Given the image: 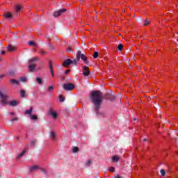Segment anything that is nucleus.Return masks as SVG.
<instances>
[{
	"label": "nucleus",
	"instance_id": "nucleus-1",
	"mask_svg": "<svg viewBox=\"0 0 178 178\" xmlns=\"http://www.w3.org/2000/svg\"><path fill=\"white\" fill-rule=\"evenodd\" d=\"M90 99L95 105V111L98 113L99 108H101V104H102V100L104 99V95L102 92L100 90H93L90 94Z\"/></svg>",
	"mask_w": 178,
	"mask_h": 178
},
{
	"label": "nucleus",
	"instance_id": "nucleus-2",
	"mask_svg": "<svg viewBox=\"0 0 178 178\" xmlns=\"http://www.w3.org/2000/svg\"><path fill=\"white\" fill-rule=\"evenodd\" d=\"M40 60V57L38 56H35L33 57L32 58H30L29 60V72H34L35 70V67H37V65L35 64V62H38Z\"/></svg>",
	"mask_w": 178,
	"mask_h": 178
},
{
	"label": "nucleus",
	"instance_id": "nucleus-3",
	"mask_svg": "<svg viewBox=\"0 0 178 178\" xmlns=\"http://www.w3.org/2000/svg\"><path fill=\"white\" fill-rule=\"evenodd\" d=\"M80 58L86 65H88L89 62L87 56L81 54V51L79 50L76 53V60H80Z\"/></svg>",
	"mask_w": 178,
	"mask_h": 178
},
{
	"label": "nucleus",
	"instance_id": "nucleus-4",
	"mask_svg": "<svg viewBox=\"0 0 178 178\" xmlns=\"http://www.w3.org/2000/svg\"><path fill=\"white\" fill-rule=\"evenodd\" d=\"M0 98L1 99V104L3 105H8V98H9V96L6 94H3V92L0 91Z\"/></svg>",
	"mask_w": 178,
	"mask_h": 178
},
{
	"label": "nucleus",
	"instance_id": "nucleus-5",
	"mask_svg": "<svg viewBox=\"0 0 178 178\" xmlns=\"http://www.w3.org/2000/svg\"><path fill=\"white\" fill-rule=\"evenodd\" d=\"M74 84L72 83H64L63 86V88H64L65 91H72V90H74Z\"/></svg>",
	"mask_w": 178,
	"mask_h": 178
},
{
	"label": "nucleus",
	"instance_id": "nucleus-6",
	"mask_svg": "<svg viewBox=\"0 0 178 178\" xmlns=\"http://www.w3.org/2000/svg\"><path fill=\"white\" fill-rule=\"evenodd\" d=\"M65 12H66L65 8H63V9H60L58 11H55L54 13V17H58V16H60V15H62V13H65Z\"/></svg>",
	"mask_w": 178,
	"mask_h": 178
},
{
	"label": "nucleus",
	"instance_id": "nucleus-7",
	"mask_svg": "<svg viewBox=\"0 0 178 178\" xmlns=\"http://www.w3.org/2000/svg\"><path fill=\"white\" fill-rule=\"evenodd\" d=\"M82 71L83 76H90V68L88 66H83Z\"/></svg>",
	"mask_w": 178,
	"mask_h": 178
},
{
	"label": "nucleus",
	"instance_id": "nucleus-8",
	"mask_svg": "<svg viewBox=\"0 0 178 178\" xmlns=\"http://www.w3.org/2000/svg\"><path fill=\"white\" fill-rule=\"evenodd\" d=\"M72 60L66 59L65 60L63 61V66H64V67H69V66L72 65Z\"/></svg>",
	"mask_w": 178,
	"mask_h": 178
},
{
	"label": "nucleus",
	"instance_id": "nucleus-9",
	"mask_svg": "<svg viewBox=\"0 0 178 178\" xmlns=\"http://www.w3.org/2000/svg\"><path fill=\"white\" fill-rule=\"evenodd\" d=\"M19 104H20V101L13 100L8 103V105H9V106H16L19 105Z\"/></svg>",
	"mask_w": 178,
	"mask_h": 178
},
{
	"label": "nucleus",
	"instance_id": "nucleus-10",
	"mask_svg": "<svg viewBox=\"0 0 178 178\" xmlns=\"http://www.w3.org/2000/svg\"><path fill=\"white\" fill-rule=\"evenodd\" d=\"M49 66L51 76H52V77H54L55 76V74L54 73V67L52 66V61L49 62Z\"/></svg>",
	"mask_w": 178,
	"mask_h": 178
},
{
	"label": "nucleus",
	"instance_id": "nucleus-11",
	"mask_svg": "<svg viewBox=\"0 0 178 178\" xmlns=\"http://www.w3.org/2000/svg\"><path fill=\"white\" fill-rule=\"evenodd\" d=\"M7 49L8 51H9L10 52H13V51H15L16 49V47L15 46H13L11 44H9L8 47H7Z\"/></svg>",
	"mask_w": 178,
	"mask_h": 178
},
{
	"label": "nucleus",
	"instance_id": "nucleus-12",
	"mask_svg": "<svg viewBox=\"0 0 178 178\" xmlns=\"http://www.w3.org/2000/svg\"><path fill=\"white\" fill-rule=\"evenodd\" d=\"M3 17L6 19H12V14L10 13H5L3 15Z\"/></svg>",
	"mask_w": 178,
	"mask_h": 178
},
{
	"label": "nucleus",
	"instance_id": "nucleus-13",
	"mask_svg": "<svg viewBox=\"0 0 178 178\" xmlns=\"http://www.w3.org/2000/svg\"><path fill=\"white\" fill-rule=\"evenodd\" d=\"M50 115L54 118V119H56V118H58V114L54 111H50Z\"/></svg>",
	"mask_w": 178,
	"mask_h": 178
},
{
	"label": "nucleus",
	"instance_id": "nucleus-14",
	"mask_svg": "<svg viewBox=\"0 0 178 178\" xmlns=\"http://www.w3.org/2000/svg\"><path fill=\"white\" fill-rule=\"evenodd\" d=\"M15 12H20V10H22V6L19 4H17L15 6Z\"/></svg>",
	"mask_w": 178,
	"mask_h": 178
},
{
	"label": "nucleus",
	"instance_id": "nucleus-15",
	"mask_svg": "<svg viewBox=\"0 0 178 178\" xmlns=\"http://www.w3.org/2000/svg\"><path fill=\"white\" fill-rule=\"evenodd\" d=\"M27 151H29V149H27V147H26L22 152L18 155V158H21V156H23V155H24V154H26V152H27Z\"/></svg>",
	"mask_w": 178,
	"mask_h": 178
},
{
	"label": "nucleus",
	"instance_id": "nucleus-16",
	"mask_svg": "<svg viewBox=\"0 0 178 178\" xmlns=\"http://www.w3.org/2000/svg\"><path fill=\"white\" fill-rule=\"evenodd\" d=\"M38 169H40V167L38 165H33L31 167L30 170L31 172H34V170H38Z\"/></svg>",
	"mask_w": 178,
	"mask_h": 178
},
{
	"label": "nucleus",
	"instance_id": "nucleus-17",
	"mask_svg": "<svg viewBox=\"0 0 178 178\" xmlns=\"http://www.w3.org/2000/svg\"><path fill=\"white\" fill-rule=\"evenodd\" d=\"M20 95L22 98H25L26 97V91L23 89L21 90L20 91Z\"/></svg>",
	"mask_w": 178,
	"mask_h": 178
},
{
	"label": "nucleus",
	"instance_id": "nucleus-18",
	"mask_svg": "<svg viewBox=\"0 0 178 178\" xmlns=\"http://www.w3.org/2000/svg\"><path fill=\"white\" fill-rule=\"evenodd\" d=\"M51 138L53 140V141H55V139L56 138V135L55 134V132L52 131L50 134Z\"/></svg>",
	"mask_w": 178,
	"mask_h": 178
},
{
	"label": "nucleus",
	"instance_id": "nucleus-19",
	"mask_svg": "<svg viewBox=\"0 0 178 178\" xmlns=\"http://www.w3.org/2000/svg\"><path fill=\"white\" fill-rule=\"evenodd\" d=\"M120 158L118 156H112V161L113 162H118L119 161Z\"/></svg>",
	"mask_w": 178,
	"mask_h": 178
},
{
	"label": "nucleus",
	"instance_id": "nucleus-20",
	"mask_svg": "<svg viewBox=\"0 0 178 178\" xmlns=\"http://www.w3.org/2000/svg\"><path fill=\"white\" fill-rule=\"evenodd\" d=\"M31 112H33V107H31L29 110H26L25 111V115H31Z\"/></svg>",
	"mask_w": 178,
	"mask_h": 178
},
{
	"label": "nucleus",
	"instance_id": "nucleus-21",
	"mask_svg": "<svg viewBox=\"0 0 178 178\" xmlns=\"http://www.w3.org/2000/svg\"><path fill=\"white\" fill-rule=\"evenodd\" d=\"M29 45H30L31 47H37V44H35V42H34V41H29L28 42Z\"/></svg>",
	"mask_w": 178,
	"mask_h": 178
},
{
	"label": "nucleus",
	"instance_id": "nucleus-22",
	"mask_svg": "<svg viewBox=\"0 0 178 178\" xmlns=\"http://www.w3.org/2000/svg\"><path fill=\"white\" fill-rule=\"evenodd\" d=\"M10 83H12V84H16L17 86H19V82L16 79H11Z\"/></svg>",
	"mask_w": 178,
	"mask_h": 178
},
{
	"label": "nucleus",
	"instance_id": "nucleus-23",
	"mask_svg": "<svg viewBox=\"0 0 178 178\" xmlns=\"http://www.w3.org/2000/svg\"><path fill=\"white\" fill-rule=\"evenodd\" d=\"M36 81L38 83V84H42V79L40 77L36 78Z\"/></svg>",
	"mask_w": 178,
	"mask_h": 178
},
{
	"label": "nucleus",
	"instance_id": "nucleus-24",
	"mask_svg": "<svg viewBox=\"0 0 178 178\" xmlns=\"http://www.w3.org/2000/svg\"><path fill=\"white\" fill-rule=\"evenodd\" d=\"M98 56H99V54L98 53V51H95L94 54H93V58L95 59H97V58H98Z\"/></svg>",
	"mask_w": 178,
	"mask_h": 178
},
{
	"label": "nucleus",
	"instance_id": "nucleus-25",
	"mask_svg": "<svg viewBox=\"0 0 178 178\" xmlns=\"http://www.w3.org/2000/svg\"><path fill=\"white\" fill-rule=\"evenodd\" d=\"M73 152H74V153L79 152V147H74L73 148Z\"/></svg>",
	"mask_w": 178,
	"mask_h": 178
},
{
	"label": "nucleus",
	"instance_id": "nucleus-26",
	"mask_svg": "<svg viewBox=\"0 0 178 178\" xmlns=\"http://www.w3.org/2000/svg\"><path fill=\"white\" fill-rule=\"evenodd\" d=\"M161 176H165V175L166 174V172H165V170H161L160 171Z\"/></svg>",
	"mask_w": 178,
	"mask_h": 178
},
{
	"label": "nucleus",
	"instance_id": "nucleus-27",
	"mask_svg": "<svg viewBox=\"0 0 178 178\" xmlns=\"http://www.w3.org/2000/svg\"><path fill=\"white\" fill-rule=\"evenodd\" d=\"M118 49H119V51H122V49H123V44H120L118 45Z\"/></svg>",
	"mask_w": 178,
	"mask_h": 178
},
{
	"label": "nucleus",
	"instance_id": "nucleus-28",
	"mask_svg": "<svg viewBox=\"0 0 178 178\" xmlns=\"http://www.w3.org/2000/svg\"><path fill=\"white\" fill-rule=\"evenodd\" d=\"M31 119H32V120H37V115H31Z\"/></svg>",
	"mask_w": 178,
	"mask_h": 178
},
{
	"label": "nucleus",
	"instance_id": "nucleus-29",
	"mask_svg": "<svg viewBox=\"0 0 178 178\" xmlns=\"http://www.w3.org/2000/svg\"><path fill=\"white\" fill-rule=\"evenodd\" d=\"M63 101H65V98L63 97V96L60 95V102H63Z\"/></svg>",
	"mask_w": 178,
	"mask_h": 178
},
{
	"label": "nucleus",
	"instance_id": "nucleus-30",
	"mask_svg": "<svg viewBox=\"0 0 178 178\" xmlns=\"http://www.w3.org/2000/svg\"><path fill=\"white\" fill-rule=\"evenodd\" d=\"M72 62L74 65H77V62H79V60H77V59H74V60H72Z\"/></svg>",
	"mask_w": 178,
	"mask_h": 178
},
{
	"label": "nucleus",
	"instance_id": "nucleus-31",
	"mask_svg": "<svg viewBox=\"0 0 178 178\" xmlns=\"http://www.w3.org/2000/svg\"><path fill=\"white\" fill-rule=\"evenodd\" d=\"M20 80H21V81H26L27 78L22 76V77H21Z\"/></svg>",
	"mask_w": 178,
	"mask_h": 178
},
{
	"label": "nucleus",
	"instance_id": "nucleus-32",
	"mask_svg": "<svg viewBox=\"0 0 178 178\" xmlns=\"http://www.w3.org/2000/svg\"><path fill=\"white\" fill-rule=\"evenodd\" d=\"M109 172H115V168L114 167H111L109 168Z\"/></svg>",
	"mask_w": 178,
	"mask_h": 178
},
{
	"label": "nucleus",
	"instance_id": "nucleus-33",
	"mask_svg": "<svg viewBox=\"0 0 178 178\" xmlns=\"http://www.w3.org/2000/svg\"><path fill=\"white\" fill-rule=\"evenodd\" d=\"M148 24H149V21H147V20L143 24L144 26H148Z\"/></svg>",
	"mask_w": 178,
	"mask_h": 178
},
{
	"label": "nucleus",
	"instance_id": "nucleus-34",
	"mask_svg": "<svg viewBox=\"0 0 178 178\" xmlns=\"http://www.w3.org/2000/svg\"><path fill=\"white\" fill-rule=\"evenodd\" d=\"M54 89V86H50L48 88L49 91H52V90Z\"/></svg>",
	"mask_w": 178,
	"mask_h": 178
},
{
	"label": "nucleus",
	"instance_id": "nucleus-35",
	"mask_svg": "<svg viewBox=\"0 0 178 178\" xmlns=\"http://www.w3.org/2000/svg\"><path fill=\"white\" fill-rule=\"evenodd\" d=\"M40 54H41V55H45V54H47V51H44V50H42V51H40Z\"/></svg>",
	"mask_w": 178,
	"mask_h": 178
},
{
	"label": "nucleus",
	"instance_id": "nucleus-36",
	"mask_svg": "<svg viewBox=\"0 0 178 178\" xmlns=\"http://www.w3.org/2000/svg\"><path fill=\"white\" fill-rule=\"evenodd\" d=\"M86 165H87V166H90V165H91V161H88L87 162H86Z\"/></svg>",
	"mask_w": 178,
	"mask_h": 178
},
{
	"label": "nucleus",
	"instance_id": "nucleus-37",
	"mask_svg": "<svg viewBox=\"0 0 178 178\" xmlns=\"http://www.w3.org/2000/svg\"><path fill=\"white\" fill-rule=\"evenodd\" d=\"M70 72V70H67L65 72V74H68Z\"/></svg>",
	"mask_w": 178,
	"mask_h": 178
},
{
	"label": "nucleus",
	"instance_id": "nucleus-38",
	"mask_svg": "<svg viewBox=\"0 0 178 178\" xmlns=\"http://www.w3.org/2000/svg\"><path fill=\"white\" fill-rule=\"evenodd\" d=\"M16 120H19V119H18L17 118H14V119H12V120H11V122H15V121H16Z\"/></svg>",
	"mask_w": 178,
	"mask_h": 178
},
{
	"label": "nucleus",
	"instance_id": "nucleus-39",
	"mask_svg": "<svg viewBox=\"0 0 178 178\" xmlns=\"http://www.w3.org/2000/svg\"><path fill=\"white\" fill-rule=\"evenodd\" d=\"M70 51H72V48L68 47V48L67 49V51L70 52Z\"/></svg>",
	"mask_w": 178,
	"mask_h": 178
},
{
	"label": "nucleus",
	"instance_id": "nucleus-40",
	"mask_svg": "<svg viewBox=\"0 0 178 178\" xmlns=\"http://www.w3.org/2000/svg\"><path fill=\"white\" fill-rule=\"evenodd\" d=\"M3 77H5V74H1L0 75V79H3Z\"/></svg>",
	"mask_w": 178,
	"mask_h": 178
},
{
	"label": "nucleus",
	"instance_id": "nucleus-41",
	"mask_svg": "<svg viewBox=\"0 0 178 178\" xmlns=\"http://www.w3.org/2000/svg\"><path fill=\"white\" fill-rule=\"evenodd\" d=\"M5 54H6V51H1V55H5Z\"/></svg>",
	"mask_w": 178,
	"mask_h": 178
},
{
	"label": "nucleus",
	"instance_id": "nucleus-42",
	"mask_svg": "<svg viewBox=\"0 0 178 178\" xmlns=\"http://www.w3.org/2000/svg\"><path fill=\"white\" fill-rule=\"evenodd\" d=\"M10 115H15V113L10 112Z\"/></svg>",
	"mask_w": 178,
	"mask_h": 178
},
{
	"label": "nucleus",
	"instance_id": "nucleus-43",
	"mask_svg": "<svg viewBox=\"0 0 178 178\" xmlns=\"http://www.w3.org/2000/svg\"><path fill=\"white\" fill-rule=\"evenodd\" d=\"M37 51V49H33V52H36Z\"/></svg>",
	"mask_w": 178,
	"mask_h": 178
},
{
	"label": "nucleus",
	"instance_id": "nucleus-44",
	"mask_svg": "<svg viewBox=\"0 0 178 178\" xmlns=\"http://www.w3.org/2000/svg\"><path fill=\"white\" fill-rule=\"evenodd\" d=\"M31 145H34V143L31 142Z\"/></svg>",
	"mask_w": 178,
	"mask_h": 178
},
{
	"label": "nucleus",
	"instance_id": "nucleus-45",
	"mask_svg": "<svg viewBox=\"0 0 178 178\" xmlns=\"http://www.w3.org/2000/svg\"><path fill=\"white\" fill-rule=\"evenodd\" d=\"M115 178H122L120 176H116Z\"/></svg>",
	"mask_w": 178,
	"mask_h": 178
},
{
	"label": "nucleus",
	"instance_id": "nucleus-46",
	"mask_svg": "<svg viewBox=\"0 0 178 178\" xmlns=\"http://www.w3.org/2000/svg\"><path fill=\"white\" fill-rule=\"evenodd\" d=\"M143 141H147V139L145 138V139L143 140Z\"/></svg>",
	"mask_w": 178,
	"mask_h": 178
},
{
	"label": "nucleus",
	"instance_id": "nucleus-47",
	"mask_svg": "<svg viewBox=\"0 0 178 178\" xmlns=\"http://www.w3.org/2000/svg\"><path fill=\"white\" fill-rule=\"evenodd\" d=\"M0 60H2V58H0Z\"/></svg>",
	"mask_w": 178,
	"mask_h": 178
},
{
	"label": "nucleus",
	"instance_id": "nucleus-48",
	"mask_svg": "<svg viewBox=\"0 0 178 178\" xmlns=\"http://www.w3.org/2000/svg\"><path fill=\"white\" fill-rule=\"evenodd\" d=\"M62 79H65V77H63Z\"/></svg>",
	"mask_w": 178,
	"mask_h": 178
}]
</instances>
